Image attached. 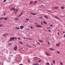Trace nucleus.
Segmentation results:
<instances>
[{
  "label": "nucleus",
  "instance_id": "nucleus-17",
  "mask_svg": "<svg viewBox=\"0 0 65 65\" xmlns=\"http://www.w3.org/2000/svg\"><path fill=\"white\" fill-rule=\"evenodd\" d=\"M45 54L46 55H47V56H50V55L47 53L46 52H45Z\"/></svg>",
  "mask_w": 65,
  "mask_h": 65
},
{
  "label": "nucleus",
  "instance_id": "nucleus-3",
  "mask_svg": "<svg viewBox=\"0 0 65 65\" xmlns=\"http://www.w3.org/2000/svg\"><path fill=\"white\" fill-rule=\"evenodd\" d=\"M54 17H55V19H57V20H59L60 19V18H59V17L57 16H54Z\"/></svg>",
  "mask_w": 65,
  "mask_h": 65
},
{
  "label": "nucleus",
  "instance_id": "nucleus-35",
  "mask_svg": "<svg viewBox=\"0 0 65 65\" xmlns=\"http://www.w3.org/2000/svg\"><path fill=\"white\" fill-rule=\"evenodd\" d=\"M14 38L15 39H16V40H17V38H15V37H14Z\"/></svg>",
  "mask_w": 65,
  "mask_h": 65
},
{
  "label": "nucleus",
  "instance_id": "nucleus-49",
  "mask_svg": "<svg viewBox=\"0 0 65 65\" xmlns=\"http://www.w3.org/2000/svg\"><path fill=\"white\" fill-rule=\"evenodd\" d=\"M65 37V34L64 35V36H63V37Z\"/></svg>",
  "mask_w": 65,
  "mask_h": 65
},
{
  "label": "nucleus",
  "instance_id": "nucleus-39",
  "mask_svg": "<svg viewBox=\"0 0 65 65\" xmlns=\"http://www.w3.org/2000/svg\"><path fill=\"white\" fill-rule=\"evenodd\" d=\"M41 25H43V23H42V22H41Z\"/></svg>",
  "mask_w": 65,
  "mask_h": 65
},
{
  "label": "nucleus",
  "instance_id": "nucleus-48",
  "mask_svg": "<svg viewBox=\"0 0 65 65\" xmlns=\"http://www.w3.org/2000/svg\"><path fill=\"white\" fill-rule=\"evenodd\" d=\"M27 46H29V47H31V46H30L29 45H27Z\"/></svg>",
  "mask_w": 65,
  "mask_h": 65
},
{
  "label": "nucleus",
  "instance_id": "nucleus-46",
  "mask_svg": "<svg viewBox=\"0 0 65 65\" xmlns=\"http://www.w3.org/2000/svg\"><path fill=\"white\" fill-rule=\"evenodd\" d=\"M35 3H36L37 2V1H35Z\"/></svg>",
  "mask_w": 65,
  "mask_h": 65
},
{
  "label": "nucleus",
  "instance_id": "nucleus-15",
  "mask_svg": "<svg viewBox=\"0 0 65 65\" xmlns=\"http://www.w3.org/2000/svg\"><path fill=\"white\" fill-rule=\"evenodd\" d=\"M19 9H15V10L16 11V12H18V10H19Z\"/></svg>",
  "mask_w": 65,
  "mask_h": 65
},
{
  "label": "nucleus",
  "instance_id": "nucleus-30",
  "mask_svg": "<svg viewBox=\"0 0 65 65\" xmlns=\"http://www.w3.org/2000/svg\"><path fill=\"white\" fill-rule=\"evenodd\" d=\"M56 52L58 54H60V52H59V51H57Z\"/></svg>",
  "mask_w": 65,
  "mask_h": 65
},
{
  "label": "nucleus",
  "instance_id": "nucleus-32",
  "mask_svg": "<svg viewBox=\"0 0 65 65\" xmlns=\"http://www.w3.org/2000/svg\"><path fill=\"white\" fill-rule=\"evenodd\" d=\"M3 26L2 25L0 24V27H3Z\"/></svg>",
  "mask_w": 65,
  "mask_h": 65
},
{
  "label": "nucleus",
  "instance_id": "nucleus-58",
  "mask_svg": "<svg viewBox=\"0 0 65 65\" xmlns=\"http://www.w3.org/2000/svg\"><path fill=\"white\" fill-rule=\"evenodd\" d=\"M34 58L35 59H36V57H34Z\"/></svg>",
  "mask_w": 65,
  "mask_h": 65
},
{
  "label": "nucleus",
  "instance_id": "nucleus-5",
  "mask_svg": "<svg viewBox=\"0 0 65 65\" xmlns=\"http://www.w3.org/2000/svg\"><path fill=\"white\" fill-rule=\"evenodd\" d=\"M49 50H50V51H55V50L53 49V48H50V49Z\"/></svg>",
  "mask_w": 65,
  "mask_h": 65
},
{
  "label": "nucleus",
  "instance_id": "nucleus-59",
  "mask_svg": "<svg viewBox=\"0 0 65 65\" xmlns=\"http://www.w3.org/2000/svg\"><path fill=\"white\" fill-rule=\"evenodd\" d=\"M58 35H59V33H58Z\"/></svg>",
  "mask_w": 65,
  "mask_h": 65
},
{
  "label": "nucleus",
  "instance_id": "nucleus-10",
  "mask_svg": "<svg viewBox=\"0 0 65 65\" xmlns=\"http://www.w3.org/2000/svg\"><path fill=\"white\" fill-rule=\"evenodd\" d=\"M23 12H24V11L22 12V13H21V14L19 15V17H21V16H22V14H23Z\"/></svg>",
  "mask_w": 65,
  "mask_h": 65
},
{
  "label": "nucleus",
  "instance_id": "nucleus-20",
  "mask_svg": "<svg viewBox=\"0 0 65 65\" xmlns=\"http://www.w3.org/2000/svg\"><path fill=\"white\" fill-rule=\"evenodd\" d=\"M25 20L26 21H28L29 20V19L27 18L25 19Z\"/></svg>",
  "mask_w": 65,
  "mask_h": 65
},
{
  "label": "nucleus",
  "instance_id": "nucleus-57",
  "mask_svg": "<svg viewBox=\"0 0 65 65\" xmlns=\"http://www.w3.org/2000/svg\"><path fill=\"white\" fill-rule=\"evenodd\" d=\"M34 45L35 46V45Z\"/></svg>",
  "mask_w": 65,
  "mask_h": 65
},
{
  "label": "nucleus",
  "instance_id": "nucleus-16",
  "mask_svg": "<svg viewBox=\"0 0 65 65\" xmlns=\"http://www.w3.org/2000/svg\"><path fill=\"white\" fill-rule=\"evenodd\" d=\"M39 41L40 42H42V43L43 42V41H41L40 40H39Z\"/></svg>",
  "mask_w": 65,
  "mask_h": 65
},
{
  "label": "nucleus",
  "instance_id": "nucleus-61",
  "mask_svg": "<svg viewBox=\"0 0 65 65\" xmlns=\"http://www.w3.org/2000/svg\"><path fill=\"white\" fill-rule=\"evenodd\" d=\"M35 60H37V59H35Z\"/></svg>",
  "mask_w": 65,
  "mask_h": 65
},
{
  "label": "nucleus",
  "instance_id": "nucleus-43",
  "mask_svg": "<svg viewBox=\"0 0 65 65\" xmlns=\"http://www.w3.org/2000/svg\"><path fill=\"white\" fill-rule=\"evenodd\" d=\"M50 26L52 27H53V25H51Z\"/></svg>",
  "mask_w": 65,
  "mask_h": 65
},
{
  "label": "nucleus",
  "instance_id": "nucleus-26",
  "mask_svg": "<svg viewBox=\"0 0 65 65\" xmlns=\"http://www.w3.org/2000/svg\"><path fill=\"white\" fill-rule=\"evenodd\" d=\"M15 20H19V18H15Z\"/></svg>",
  "mask_w": 65,
  "mask_h": 65
},
{
  "label": "nucleus",
  "instance_id": "nucleus-47",
  "mask_svg": "<svg viewBox=\"0 0 65 65\" xmlns=\"http://www.w3.org/2000/svg\"><path fill=\"white\" fill-rule=\"evenodd\" d=\"M6 35H6L4 34V37Z\"/></svg>",
  "mask_w": 65,
  "mask_h": 65
},
{
  "label": "nucleus",
  "instance_id": "nucleus-41",
  "mask_svg": "<svg viewBox=\"0 0 65 65\" xmlns=\"http://www.w3.org/2000/svg\"><path fill=\"white\" fill-rule=\"evenodd\" d=\"M42 61V60H39V63H40V62Z\"/></svg>",
  "mask_w": 65,
  "mask_h": 65
},
{
  "label": "nucleus",
  "instance_id": "nucleus-2",
  "mask_svg": "<svg viewBox=\"0 0 65 65\" xmlns=\"http://www.w3.org/2000/svg\"><path fill=\"white\" fill-rule=\"evenodd\" d=\"M17 49H18V47L17 46H15L14 47V50L15 51H17Z\"/></svg>",
  "mask_w": 65,
  "mask_h": 65
},
{
  "label": "nucleus",
  "instance_id": "nucleus-45",
  "mask_svg": "<svg viewBox=\"0 0 65 65\" xmlns=\"http://www.w3.org/2000/svg\"><path fill=\"white\" fill-rule=\"evenodd\" d=\"M18 39H19V40H20V38H18Z\"/></svg>",
  "mask_w": 65,
  "mask_h": 65
},
{
  "label": "nucleus",
  "instance_id": "nucleus-7",
  "mask_svg": "<svg viewBox=\"0 0 65 65\" xmlns=\"http://www.w3.org/2000/svg\"><path fill=\"white\" fill-rule=\"evenodd\" d=\"M24 28V27L23 26H21L20 27V29H22Z\"/></svg>",
  "mask_w": 65,
  "mask_h": 65
},
{
  "label": "nucleus",
  "instance_id": "nucleus-4",
  "mask_svg": "<svg viewBox=\"0 0 65 65\" xmlns=\"http://www.w3.org/2000/svg\"><path fill=\"white\" fill-rule=\"evenodd\" d=\"M15 8H12L10 10H13V11H15Z\"/></svg>",
  "mask_w": 65,
  "mask_h": 65
},
{
  "label": "nucleus",
  "instance_id": "nucleus-31",
  "mask_svg": "<svg viewBox=\"0 0 65 65\" xmlns=\"http://www.w3.org/2000/svg\"><path fill=\"white\" fill-rule=\"evenodd\" d=\"M34 23H35V24H36V25H38V24H37V23L36 22H35Z\"/></svg>",
  "mask_w": 65,
  "mask_h": 65
},
{
  "label": "nucleus",
  "instance_id": "nucleus-36",
  "mask_svg": "<svg viewBox=\"0 0 65 65\" xmlns=\"http://www.w3.org/2000/svg\"><path fill=\"white\" fill-rule=\"evenodd\" d=\"M38 42V43L37 44H39V45H40V43H39V42Z\"/></svg>",
  "mask_w": 65,
  "mask_h": 65
},
{
  "label": "nucleus",
  "instance_id": "nucleus-9",
  "mask_svg": "<svg viewBox=\"0 0 65 65\" xmlns=\"http://www.w3.org/2000/svg\"><path fill=\"white\" fill-rule=\"evenodd\" d=\"M16 30H19L20 29V28L18 27H16Z\"/></svg>",
  "mask_w": 65,
  "mask_h": 65
},
{
  "label": "nucleus",
  "instance_id": "nucleus-50",
  "mask_svg": "<svg viewBox=\"0 0 65 65\" xmlns=\"http://www.w3.org/2000/svg\"><path fill=\"white\" fill-rule=\"evenodd\" d=\"M11 43H10L9 44V45H10V44H11Z\"/></svg>",
  "mask_w": 65,
  "mask_h": 65
},
{
  "label": "nucleus",
  "instance_id": "nucleus-27",
  "mask_svg": "<svg viewBox=\"0 0 65 65\" xmlns=\"http://www.w3.org/2000/svg\"><path fill=\"white\" fill-rule=\"evenodd\" d=\"M60 64L61 65H63V63H62V62H60Z\"/></svg>",
  "mask_w": 65,
  "mask_h": 65
},
{
  "label": "nucleus",
  "instance_id": "nucleus-18",
  "mask_svg": "<svg viewBox=\"0 0 65 65\" xmlns=\"http://www.w3.org/2000/svg\"><path fill=\"white\" fill-rule=\"evenodd\" d=\"M46 64L47 65H50V63L48 62H47L46 63Z\"/></svg>",
  "mask_w": 65,
  "mask_h": 65
},
{
  "label": "nucleus",
  "instance_id": "nucleus-33",
  "mask_svg": "<svg viewBox=\"0 0 65 65\" xmlns=\"http://www.w3.org/2000/svg\"><path fill=\"white\" fill-rule=\"evenodd\" d=\"M30 27L31 28V29H33V27L31 26H30Z\"/></svg>",
  "mask_w": 65,
  "mask_h": 65
},
{
  "label": "nucleus",
  "instance_id": "nucleus-52",
  "mask_svg": "<svg viewBox=\"0 0 65 65\" xmlns=\"http://www.w3.org/2000/svg\"><path fill=\"white\" fill-rule=\"evenodd\" d=\"M28 62H30V60H28Z\"/></svg>",
  "mask_w": 65,
  "mask_h": 65
},
{
  "label": "nucleus",
  "instance_id": "nucleus-55",
  "mask_svg": "<svg viewBox=\"0 0 65 65\" xmlns=\"http://www.w3.org/2000/svg\"><path fill=\"white\" fill-rule=\"evenodd\" d=\"M64 33H65V32L64 31L63 32V34H64Z\"/></svg>",
  "mask_w": 65,
  "mask_h": 65
},
{
  "label": "nucleus",
  "instance_id": "nucleus-37",
  "mask_svg": "<svg viewBox=\"0 0 65 65\" xmlns=\"http://www.w3.org/2000/svg\"><path fill=\"white\" fill-rule=\"evenodd\" d=\"M6 1V0H4V2H5Z\"/></svg>",
  "mask_w": 65,
  "mask_h": 65
},
{
  "label": "nucleus",
  "instance_id": "nucleus-25",
  "mask_svg": "<svg viewBox=\"0 0 65 65\" xmlns=\"http://www.w3.org/2000/svg\"><path fill=\"white\" fill-rule=\"evenodd\" d=\"M3 18H4V17H1L0 18V20H2V19H3Z\"/></svg>",
  "mask_w": 65,
  "mask_h": 65
},
{
  "label": "nucleus",
  "instance_id": "nucleus-40",
  "mask_svg": "<svg viewBox=\"0 0 65 65\" xmlns=\"http://www.w3.org/2000/svg\"><path fill=\"white\" fill-rule=\"evenodd\" d=\"M30 30V29L29 28H28L26 29V30Z\"/></svg>",
  "mask_w": 65,
  "mask_h": 65
},
{
  "label": "nucleus",
  "instance_id": "nucleus-63",
  "mask_svg": "<svg viewBox=\"0 0 65 65\" xmlns=\"http://www.w3.org/2000/svg\"><path fill=\"white\" fill-rule=\"evenodd\" d=\"M6 35H8L7 34H6Z\"/></svg>",
  "mask_w": 65,
  "mask_h": 65
},
{
  "label": "nucleus",
  "instance_id": "nucleus-19",
  "mask_svg": "<svg viewBox=\"0 0 65 65\" xmlns=\"http://www.w3.org/2000/svg\"><path fill=\"white\" fill-rule=\"evenodd\" d=\"M19 43L21 44H23V43L21 41H20V42H19Z\"/></svg>",
  "mask_w": 65,
  "mask_h": 65
},
{
  "label": "nucleus",
  "instance_id": "nucleus-8",
  "mask_svg": "<svg viewBox=\"0 0 65 65\" xmlns=\"http://www.w3.org/2000/svg\"><path fill=\"white\" fill-rule=\"evenodd\" d=\"M57 8H59V7H55L53 8V9H57Z\"/></svg>",
  "mask_w": 65,
  "mask_h": 65
},
{
  "label": "nucleus",
  "instance_id": "nucleus-24",
  "mask_svg": "<svg viewBox=\"0 0 65 65\" xmlns=\"http://www.w3.org/2000/svg\"><path fill=\"white\" fill-rule=\"evenodd\" d=\"M46 29H51V27H47V28H46Z\"/></svg>",
  "mask_w": 65,
  "mask_h": 65
},
{
  "label": "nucleus",
  "instance_id": "nucleus-64",
  "mask_svg": "<svg viewBox=\"0 0 65 65\" xmlns=\"http://www.w3.org/2000/svg\"><path fill=\"white\" fill-rule=\"evenodd\" d=\"M11 56H13V55H11Z\"/></svg>",
  "mask_w": 65,
  "mask_h": 65
},
{
  "label": "nucleus",
  "instance_id": "nucleus-14",
  "mask_svg": "<svg viewBox=\"0 0 65 65\" xmlns=\"http://www.w3.org/2000/svg\"><path fill=\"white\" fill-rule=\"evenodd\" d=\"M4 19V20H8V18H6V17H5Z\"/></svg>",
  "mask_w": 65,
  "mask_h": 65
},
{
  "label": "nucleus",
  "instance_id": "nucleus-12",
  "mask_svg": "<svg viewBox=\"0 0 65 65\" xmlns=\"http://www.w3.org/2000/svg\"><path fill=\"white\" fill-rule=\"evenodd\" d=\"M65 7L64 6H62L61 7V8L62 9H64Z\"/></svg>",
  "mask_w": 65,
  "mask_h": 65
},
{
  "label": "nucleus",
  "instance_id": "nucleus-28",
  "mask_svg": "<svg viewBox=\"0 0 65 65\" xmlns=\"http://www.w3.org/2000/svg\"><path fill=\"white\" fill-rule=\"evenodd\" d=\"M43 18V17L42 16H41L39 17V19H42Z\"/></svg>",
  "mask_w": 65,
  "mask_h": 65
},
{
  "label": "nucleus",
  "instance_id": "nucleus-51",
  "mask_svg": "<svg viewBox=\"0 0 65 65\" xmlns=\"http://www.w3.org/2000/svg\"><path fill=\"white\" fill-rule=\"evenodd\" d=\"M28 39H31V38H28Z\"/></svg>",
  "mask_w": 65,
  "mask_h": 65
},
{
  "label": "nucleus",
  "instance_id": "nucleus-62",
  "mask_svg": "<svg viewBox=\"0 0 65 65\" xmlns=\"http://www.w3.org/2000/svg\"><path fill=\"white\" fill-rule=\"evenodd\" d=\"M51 64L52 65H53V63H52Z\"/></svg>",
  "mask_w": 65,
  "mask_h": 65
},
{
  "label": "nucleus",
  "instance_id": "nucleus-38",
  "mask_svg": "<svg viewBox=\"0 0 65 65\" xmlns=\"http://www.w3.org/2000/svg\"><path fill=\"white\" fill-rule=\"evenodd\" d=\"M48 32H51V30H48Z\"/></svg>",
  "mask_w": 65,
  "mask_h": 65
},
{
  "label": "nucleus",
  "instance_id": "nucleus-21",
  "mask_svg": "<svg viewBox=\"0 0 65 65\" xmlns=\"http://www.w3.org/2000/svg\"><path fill=\"white\" fill-rule=\"evenodd\" d=\"M39 64L38 63H34L33 64V65H38Z\"/></svg>",
  "mask_w": 65,
  "mask_h": 65
},
{
  "label": "nucleus",
  "instance_id": "nucleus-42",
  "mask_svg": "<svg viewBox=\"0 0 65 65\" xmlns=\"http://www.w3.org/2000/svg\"><path fill=\"white\" fill-rule=\"evenodd\" d=\"M24 39H28V38H24Z\"/></svg>",
  "mask_w": 65,
  "mask_h": 65
},
{
  "label": "nucleus",
  "instance_id": "nucleus-6",
  "mask_svg": "<svg viewBox=\"0 0 65 65\" xmlns=\"http://www.w3.org/2000/svg\"><path fill=\"white\" fill-rule=\"evenodd\" d=\"M30 14H32V15H36V13H32V12L30 13Z\"/></svg>",
  "mask_w": 65,
  "mask_h": 65
},
{
  "label": "nucleus",
  "instance_id": "nucleus-53",
  "mask_svg": "<svg viewBox=\"0 0 65 65\" xmlns=\"http://www.w3.org/2000/svg\"><path fill=\"white\" fill-rule=\"evenodd\" d=\"M48 12H50V11H47Z\"/></svg>",
  "mask_w": 65,
  "mask_h": 65
},
{
  "label": "nucleus",
  "instance_id": "nucleus-11",
  "mask_svg": "<svg viewBox=\"0 0 65 65\" xmlns=\"http://www.w3.org/2000/svg\"><path fill=\"white\" fill-rule=\"evenodd\" d=\"M41 25H36V27H41Z\"/></svg>",
  "mask_w": 65,
  "mask_h": 65
},
{
  "label": "nucleus",
  "instance_id": "nucleus-13",
  "mask_svg": "<svg viewBox=\"0 0 65 65\" xmlns=\"http://www.w3.org/2000/svg\"><path fill=\"white\" fill-rule=\"evenodd\" d=\"M59 44H60V43H58V44H56V45H57V46H60L59 45Z\"/></svg>",
  "mask_w": 65,
  "mask_h": 65
},
{
  "label": "nucleus",
  "instance_id": "nucleus-23",
  "mask_svg": "<svg viewBox=\"0 0 65 65\" xmlns=\"http://www.w3.org/2000/svg\"><path fill=\"white\" fill-rule=\"evenodd\" d=\"M43 23L44 24H47L46 22H45V21H44L43 22Z\"/></svg>",
  "mask_w": 65,
  "mask_h": 65
},
{
  "label": "nucleus",
  "instance_id": "nucleus-29",
  "mask_svg": "<svg viewBox=\"0 0 65 65\" xmlns=\"http://www.w3.org/2000/svg\"><path fill=\"white\" fill-rule=\"evenodd\" d=\"M33 3V1H31L30 2V4H32Z\"/></svg>",
  "mask_w": 65,
  "mask_h": 65
},
{
  "label": "nucleus",
  "instance_id": "nucleus-34",
  "mask_svg": "<svg viewBox=\"0 0 65 65\" xmlns=\"http://www.w3.org/2000/svg\"><path fill=\"white\" fill-rule=\"evenodd\" d=\"M44 18H45L46 19H47V18L45 15H44Z\"/></svg>",
  "mask_w": 65,
  "mask_h": 65
},
{
  "label": "nucleus",
  "instance_id": "nucleus-54",
  "mask_svg": "<svg viewBox=\"0 0 65 65\" xmlns=\"http://www.w3.org/2000/svg\"><path fill=\"white\" fill-rule=\"evenodd\" d=\"M48 44H50V43H49V42H48Z\"/></svg>",
  "mask_w": 65,
  "mask_h": 65
},
{
  "label": "nucleus",
  "instance_id": "nucleus-60",
  "mask_svg": "<svg viewBox=\"0 0 65 65\" xmlns=\"http://www.w3.org/2000/svg\"><path fill=\"white\" fill-rule=\"evenodd\" d=\"M43 29H45V28H44Z\"/></svg>",
  "mask_w": 65,
  "mask_h": 65
},
{
  "label": "nucleus",
  "instance_id": "nucleus-1",
  "mask_svg": "<svg viewBox=\"0 0 65 65\" xmlns=\"http://www.w3.org/2000/svg\"><path fill=\"white\" fill-rule=\"evenodd\" d=\"M10 41H11L12 40H14V37H11L10 38Z\"/></svg>",
  "mask_w": 65,
  "mask_h": 65
},
{
  "label": "nucleus",
  "instance_id": "nucleus-44",
  "mask_svg": "<svg viewBox=\"0 0 65 65\" xmlns=\"http://www.w3.org/2000/svg\"><path fill=\"white\" fill-rule=\"evenodd\" d=\"M4 15H5V13H4Z\"/></svg>",
  "mask_w": 65,
  "mask_h": 65
},
{
  "label": "nucleus",
  "instance_id": "nucleus-22",
  "mask_svg": "<svg viewBox=\"0 0 65 65\" xmlns=\"http://www.w3.org/2000/svg\"><path fill=\"white\" fill-rule=\"evenodd\" d=\"M53 63L54 64H55V60H53Z\"/></svg>",
  "mask_w": 65,
  "mask_h": 65
},
{
  "label": "nucleus",
  "instance_id": "nucleus-56",
  "mask_svg": "<svg viewBox=\"0 0 65 65\" xmlns=\"http://www.w3.org/2000/svg\"><path fill=\"white\" fill-rule=\"evenodd\" d=\"M43 6V5H41V6Z\"/></svg>",
  "mask_w": 65,
  "mask_h": 65
}]
</instances>
